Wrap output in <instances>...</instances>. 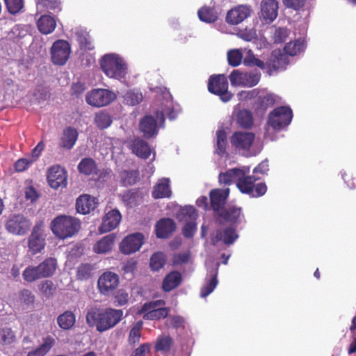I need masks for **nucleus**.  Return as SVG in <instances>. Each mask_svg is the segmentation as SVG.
I'll return each mask as SVG.
<instances>
[{
    "mask_svg": "<svg viewBox=\"0 0 356 356\" xmlns=\"http://www.w3.org/2000/svg\"><path fill=\"white\" fill-rule=\"evenodd\" d=\"M156 98L152 106L155 116L146 115L140 122L139 129L146 138L155 137L159 129L163 127L165 115L170 120H174L179 112L178 106H175L170 92L163 87L154 88Z\"/></svg>",
    "mask_w": 356,
    "mask_h": 356,
    "instance_id": "1",
    "label": "nucleus"
},
{
    "mask_svg": "<svg viewBox=\"0 0 356 356\" xmlns=\"http://www.w3.org/2000/svg\"><path fill=\"white\" fill-rule=\"evenodd\" d=\"M250 172L249 166L232 168L225 173H220L219 181L225 184L235 183L242 193L248 194L252 197L264 195L267 190L266 185L264 183L254 184L255 181L259 178L249 175Z\"/></svg>",
    "mask_w": 356,
    "mask_h": 356,
    "instance_id": "2",
    "label": "nucleus"
},
{
    "mask_svg": "<svg viewBox=\"0 0 356 356\" xmlns=\"http://www.w3.org/2000/svg\"><path fill=\"white\" fill-rule=\"evenodd\" d=\"M122 317L121 309L91 308L87 313L86 321L90 326H95L99 332H104L116 325Z\"/></svg>",
    "mask_w": 356,
    "mask_h": 356,
    "instance_id": "3",
    "label": "nucleus"
},
{
    "mask_svg": "<svg viewBox=\"0 0 356 356\" xmlns=\"http://www.w3.org/2000/svg\"><path fill=\"white\" fill-rule=\"evenodd\" d=\"M101 70L105 75L113 79L125 83L127 81L128 65L119 54L110 53L104 55L99 60Z\"/></svg>",
    "mask_w": 356,
    "mask_h": 356,
    "instance_id": "4",
    "label": "nucleus"
},
{
    "mask_svg": "<svg viewBox=\"0 0 356 356\" xmlns=\"http://www.w3.org/2000/svg\"><path fill=\"white\" fill-rule=\"evenodd\" d=\"M288 63V56L282 54L280 49L274 50L272 52L270 58L266 63L257 58L251 50L247 51L244 58L245 65L257 66L261 70H266L270 75L277 70L285 69Z\"/></svg>",
    "mask_w": 356,
    "mask_h": 356,
    "instance_id": "5",
    "label": "nucleus"
},
{
    "mask_svg": "<svg viewBox=\"0 0 356 356\" xmlns=\"http://www.w3.org/2000/svg\"><path fill=\"white\" fill-rule=\"evenodd\" d=\"M292 117V111L287 106H280L274 109L268 115L264 137L272 141L276 140L275 133L288 126Z\"/></svg>",
    "mask_w": 356,
    "mask_h": 356,
    "instance_id": "6",
    "label": "nucleus"
},
{
    "mask_svg": "<svg viewBox=\"0 0 356 356\" xmlns=\"http://www.w3.org/2000/svg\"><path fill=\"white\" fill-rule=\"evenodd\" d=\"M53 234L60 239L74 236L81 228V222L71 216L60 215L56 217L50 224Z\"/></svg>",
    "mask_w": 356,
    "mask_h": 356,
    "instance_id": "7",
    "label": "nucleus"
},
{
    "mask_svg": "<svg viewBox=\"0 0 356 356\" xmlns=\"http://www.w3.org/2000/svg\"><path fill=\"white\" fill-rule=\"evenodd\" d=\"M255 139L254 134L250 132L238 131L233 134L231 143L238 151H242L246 156H255L259 154L261 147L255 148L253 145Z\"/></svg>",
    "mask_w": 356,
    "mask_h": 356,
    "instance_id": "8",
    "label": "nucleus"
},
{
    "mask_svg": "<svg viewBox=\"0 0 356 356\" xmlns=\"http://www.w3.org/2000/svg\"><path fill=\"white\" fill-rule=\"evenodd\" d=\"M176 218L179 221L185 223L182 229L184 236L186 238H192L197 230L195 221L197 213L195 209L192 206L181 207L176 213Z\"/></svg>",
    "mask_w": 356,
    "mask_h": 356,
    "instance_id": "9",
    "label": "nucleus"
},
{
    "mask_svg": "<svg viewBox=\"0 0 356 356\" xmlns=\"http://www.w3.org/2000/svg\"><path fill=\"white\" fill-rule=\"evenodd\" d=\"M46 234L42 222H37L27 238L29 252L31 254L40 253L46 245Z\"/></svg>",
    "mask_w": 356,
    "mask_h": 356,
    "instance_id": "10",
    "label": "nucleus"
},
{
    "mask_svg": "<svg viewBox=\"0 0 356 356\" xmlns=\"http://www.w3.org/2000/svg\"><path fill=\"white\" fill-rule=\"evenodd\" d=\"M165 302L163 300H157L145 303L140 310L143 318L147 320H159L167 317L170 309L164 307Z\"/></svg>",
    "mask_w": 356,
    "mask_h": 356,
    "instance_id": "11",
    "label": "nucleus"
},
{
    "mask_svg": "<svg viewBox=\"0 0 356 356\" xmlns=\"http://www.w3.org/2000/svg\"><path fill=\"white\" fill-rule=\"evenodd\" d=\"M31 222L22 214L10 215L5 223L8 232L16 236H24L30 229Z\"/></svg>",
    "mask_w": 356,
    "mask_h": 356,
    "instance_id": "12",
    "label": "nucleus"
},
{
    "mask_svg": "<svg viewBox=\"0 0 356 356\" xmlns=\"http://www.w3.org/2000/svg\"><path fill=\"white\" fill-rule=\"evenodd\" d=\"M116 99V95L112 90L104 88L93 89L86 96L88 104L95 107H102L108 105Z\"/></svg>",
    "mask_w": 356,
    "mask_h": 356,
    "instance_id": "13",
    "label": "nucleus"
},
{
    "mask_svg": "<svg viewBox=\"0 0 356 356\" xmlns=\"http://www.w3.org/2000/svg\"><path fill=\"white\" fill-rule=\"evenodd\" d=\"M208 90L210 92L220 96L224 102H229L232 97V94L228 91L227 78L223 74L211 76L209 80Z\"/></svg>",
    "mask_w": 356,
    "mask_h": 356,
    "instance_id": "14",
    "label": "nucleus"
},
{
    "mask_svg": "<svg viewBox=\"0 0 356 356\" xmlns=\"http://www.w3.org/2000/svg\"><path fill=\"white\" fill-rule=\"evenodd\" d=\"M260 76L261 74L257 71L243 72L234 70L229 77L233 86L252 87L259 83Z\"/></svg>",
    "mask_w": 356,
    "mask_h": 356,
    "instance_id": "15",
    "label": "nucleus"
},
{
    "mask_svg": "<svg viewBox=\"0 0 356 356\" xmlns=\"http://www.w3.org/2000/svg\"><path fill=\"white\" fill-rule=\"evenodd\" d=\"M51 59L54 65H64L71 54V47L64 40L55 41L50 49Z\"/></svg>",
    "mask_w": 356,
    "mask_h": 356,
    "instance_id": "16",
    "label": "nucleus"
},
{
    "mask_svg": "<svg viewBox=\"0 0 356 356\" xmlns=\"http://www.w3.org/2000/svg\"><path fill=\"white\" fill-rule=\"evenodd\" d=\"M119 277L115 273L106 271L102 273L97 280V289L102 295L108 296L117 289Z\"/></svg>",
    "mask_w": 356,
    "mask_h": 356,
    "instance_id": "17",
    "label": "nucleus"
},
{
    "mask_svg": "<svg viewBox=\"0 0 356 356\" xmlns=\"http://www.w3.org/2000/svg\"><path fill=\"white\" fill-rule=\"evenodd\" d=\"M143 243V235L140 233H134L126 236L122 241L120 249L123 254H130L139 250Z\"/></svg>",
    "mask_w": 356,
    "mask_h": 356,
    "instance_id": "18",
    "label": "nucleus"
},
{
    "mask_svg": "<svg viewBox=\"0 0 356 356\" xmlns=\"http://www.w3.org/2000/svg\"><path fill=\"white\" fill-rule=\"evenodd\" d=\"M47 181L52 188H64L67 185V172L60 165H53L48 170Z\"/></svg>",
    "mask_w": 356,
    "mask_h": 356,
    "instance_id": "19",
    "label": "nucleus"
},
{
    "mask_svg": "<svg viewBox=\"0 0 356 356\" xmlns=\"http://www.w3.org/2000/svg\"><path fill=\"white\" fill-rule=\"evenodd\" d=\"M252 8L247 5H240L231 9L227 14V22L232 25H237L250 16Z\"/></svg>",
    "mask_w": 356,
    "mask_h": 356,
    "instance_id": "20",
    "label": "nucleus"
},
{
    "mask_svg": "<svg viewBox=\"0 0 356 356\" xmlns=\"http://www.w3.org/2000/svg\"><path fill=\"white\" fill-rule=\"evenodd\" d=\"M122 216L118 209H112L107 212L103 218L102 223L99 227L101 233L108 232L118 227L121 221Z\"/></svg>",
    "mask_w": 356,
    "mask_h": 356,
    "instance_id": "21",
    "label": "nucleus"
},
{
    "mask_svg": "<svg viewBox=\"0 0 356 356\" xmlns=\"http://www.w3.org/2000/svg\"><path fill=\"white\" fill-rule=\"evenodd\" d=\"M278 2L276 0H263L261 3V17L270 23L277 16Z\"/></svg>",
    "mask_w": 356,
    "mask_h": 356,
    "instance_id": "22",
    "label": "nucleus"
},
{
    "mask_svg": "<svg viewBox=\"0 0 356 356\" xmlns=\"http://www.w3.org/2000/svg\"><path fill=\"white\" fill-rule=\"evenodd\" d=\"M176 225L170 218H162L155 225V233L158 238H165L169 237L175 230Z\"/></svg>",
    "mask_w": 356,
    "mask_h": 356,
    "instance_id": "23",
    "label": "nucleus"
},
{
    "mask_svg": "<svg viewBox=\"0 0 356 356\" xmlns=\"http://www.w3.org/2000/svg\"><path fill=\"white\" fill-rule=\"evenodd\" d=\"M238 238L234 227H225L217 231L215 237L213 238V244L222 241L224 244L231 245Z\"/></svg>",
    "mask_w": 356,
    "mask_h": 356,
    "instance_id": "24",
    "label": "nucleus"
},
{
    "mask_svg": "<svg viewBox=\"0 0 356 356\" xmlns=\"http://www.w3.org/2000/svg\"><path fill=\"white\" fill-rule=\"evenodd\" d=\"M97 204L95 197L89 195H83L76 200V209L77 212L86 214L93 211Z\"/></svg>",
    "mask_w": 356,
    "mask_h": 356,
    "instance_id": "25",
    "label": "nucleus"
},
{
    "mask_svg": "<svg viewBox=\"0 0 356 356\" xmlns=\"http://www.w3.org/2000/svg\"><path fill=\"white\" fill-rule=\"evenodd\" d=\"M229 189H215L210 193V199L211 206L214 211H219L225 204L226 199L229 195Z\"/></svg>",
    "mask_w": 356,
    "mask_h": 356,
    "instance_id": "26",
    "label": "nucleus"
},
{
    "mask_svg": "<svg viewBox=\"0 0 356 356\" xmlns=\"http://www.w3.org/2000/svg\"><path fill=\"white\" fill-rule=\"evenodd\" d=\"M131 152L137 156L146 159L151 154V149L148 144L142 139L136 138L129 145Z\"/></svg>",
    "mask_w": 356,
    "mask_h": 356,
    "instance_id": "27",
    "label": "nucleus"
},
{
    "mask_svg": "<svg viewBox=\"0 0 356 356\" xmlns=\"http://www.w3.org/2000/svg\"><path fill=\"white\" fill-rule=\"evenodd\" d=\"M219 264H216V268L211 271V277L206 280V282L201 289L200 296L205 298L211 293L218 285V281L217 280L218 268Z\"/></svg>",
    "mask_w": 356,
    "mask_h": 356,
    "instance_id": "28",
    "label": "nucleus"
},
{
    "mask_svg": "<svg viewBox=\"0 0 356 356\" xmlns=\"http://www.w3.org/2000/svg\"><path fill=\"white\" fill-rule=\"evenodd\" d=\"M170 179L168 178L159 179L152 192L153 197L154 198H164L170 197Z\"/></svg>",
    "mask_w": 356,
    "mask_h": 356,
    "instance_id": "29",
    "label": "nucleus"
},
{
    "mask_svg": "<svg viewBox=\"0 0 356 356\" xmlns=\"http://www.w3.org/2000/svg\"><path fill=\"white\" fill-rule=\"evenodd\" d=\"M77 131L72 127L66 128L60 138V145L66 149H72L77 140Z\"/></svg>",
    "mask_w": 356,
    "mask_h": 356,
    "instance_id": "30",
    "label": "nucleus"
},
{
    "mask_svg": "<svg viewBox=\"0 0 356 356\" xmlns=\"http://www.w3.org/2000/svg\"><path fill=\"white\" fill-rule=\"evenodd\" d=\"M42 278L52 276L56 269L57 262L54 258H47L37 266Z\"/></svg>",
    "mask_w": 356,
    "mask_h": 356,
    "instance_id": "31",
    "label": "nucleus"
},
{
    "mask_svg": "<svg viewBox=\"0 0 356 356\" xmlns=\"http://www.w3.org/2000/svg\"><path fill=\"white\" fill-rule=\"evenodd\" d=\"M56 26V22L54 17L50 15H42L38 20V27L39 31L45 35L52 33Z\"/></svg>",
    "mask_w": 356,
    "mask_h": 356,
    "instance_id": "32",
    "label": "nucleus"
},
{
    "mask_svg": "<svg viewBox=\"0 0 356 356\" xmlns=\"http://www.w3.org/2000/svg\"><path fill=\"white\" fill-rule=\"evenodd\" d=\"M114 243V236L111 234L104 236L93 246V250L97 254H104L111 250Z\"/></svg>",
    "mask_w": 356,
    "mask_h": 356,
    "instance_id": "33",
    "label": "nucleus"
},
{
    "mask_svg": "<svg viewBox=\"0 0 356 356\" xmlns=\"http://www.w3.org/2000/svg\"><path fill=\"white\" fill-rule=\"evenodd\" d=\"M181 282V275L177 271H172L165 276L163 282V289L169 292L178 286Z\"/></svg>",
    "mask_w": 356,
    "mask_h": 356,
    "instance_id": "34",
    "label": "nucleus"
},
{
    "mask_svg": "<svg viewBox=\"0 0 356 356\" xmlns=\"http://www.w3.org/2000/svg\"><path fill=\"white\" fill-rule=\"evenodd\" d=\"M220 216L225 221L231 222L234 224L241 222L244 218L241 214V209L235 207L229 208L221 213Z\"/></svg>",
    "mask_w": 356,
    "mask_h": 356,
    "instance_id": "35",
    "label": "nucleus"
},
{
    "mask_svg": "<svg viewBox=\"0 0 356 356\" xmlns=\"http://www.w3.org/2000/svg\"><path fill=\"white\" fill-rule=\"evenodd\" d=\"M54 339L47 337L43 339L42 343L33 350L29 352L27 356H44L54 344Z\"/></svg>",
    "mask_w": 356,
    "mask_h": 356,
    "instance_id": "36",
    "label": "nucleus"
},
{
    "mask_svg": "<svg viewBox=\"0 0 356 356\" xmlns=\"http://www.w3.org/2000/svg\"><path fill=\"white\" fill-rule=\"evenodd\" d=\"M79 171L86 175H97V165L95 162L90 158H85L81 161L78 165Z\"/></svg>",
    "mask_w": 356,
    "mask_h": 356,
    "instance_id": "37",
    "label": "nucleus"
},
{
    "mask_svg": "<svg viewBox=\"0 0 356 356\" xmlns=\"http://www.w3.org/2000/svg\"><path fill=\"white\" fill-rule=\"evenodd\" d=\"M57 322L60 328L68 330L74 325L76 317L72 312L66 311L58 317Z\"/></svg>",
    "mask_w": 356,
    "mask_h": 356,
    "instance_id": "38",
    "label": "nucleus"
},
{
    "mask_svg": "<svg viewBox=\"0 0 356 356\" xmlns=\"http://www.w3.org/2000/svg\"><path fill=\"white\" fill-rule=\"evenodd\" d=\"M305 49V41L302 39L290 42L284 47V51L287 55L296 56L302 52Z\"/></svg>",
    "mask_w": 356,
    "mask_h": 356,
    "instance_id": "39",
    "label": "nucleus"
},
{
    "mask_svg": "<svg viewBox=\"0 0 356 356\" xmlns=\"http://www.w3.org/2000/svg\"><path fill=\"white\" fill-rule=\"evenodd\" d=\"M124 102L130 106H135L142 102L143 96L138 90H129L123 96Z\"/></svg>",
    "mask_w": 356,
    "mask_h": 356,
    "instance_id": "40",
    "label": "nucleus"
},
{
    "mask_svg": "<svg viewBox=\"0 0 356 356\" xmlns=\"http://www.w3.org/2000/svg\"><path fill=\"white\" fill-rule=\"evenodd\" d=\"M237 123L243 128H249L253 123L252 115L248 110L239 111L236 115Z\"/></svg>",
    "mask_w": 356,
    "mask_h": 356,
    "instance_id": "41",
    "label": "nucleus"
},
{
    "mask_svg": "<svg viewBox=\"0 0 356 356\" xmlns=\"http://www.w3.org/2000/svg\"><path fill=\"white\" fill-rule=\"evenodd\" d=\"M198 17L202 22L207 23L214 22L218 18V13L213 8L204 7L199 10Z\"/></svg>",
    "mask_w": 356,
    "mask_h": 356,
    "instance_id": "42",
    "label": "nucleus"
},
{
    "mask_svg": "<svg viewBox=\"0 0 356 356\" xmlns=\"http://www.w3.org/2000/svg\"><path fill=\"white\" fill-rule=\"evenodd\" d=\"M22 277L27 282H33L42 278L38 266H34L26 267L22 273Z\"/></svg>",
    "mask_w": 356,
    "mask_h": 356,
    "instance_id": "43",
    "label": "nucleus"
},
{
    "mask_svg": "<svg viewBox=\"0 0 356 356\" xmlns=\"http://www.w3.org/2000/svg\"><path fill=\"white\" fill-rule=\"evenodd\" d=\"M75 35L81 48L89 50L94 48L91 38L87 32L79 31L76 32Z\"/></svg>",
    "mask_w": 356,
    "mask_h": 356,
    "instance_id": "44",
    "label": "nucleus"
},
{
    "mask_svg": "<svg viewBox=\"0 0 356 356\" xmlns=\"http://www.w3.org/2000/svg\"><path fill=\"white\" fill-rule=\"evenodd\" d=\"M143 322H137L131 329L129 334L128 342L130 345H135L140 341Z\"/></svg>",
    "mask_w": 356,
    "mask_h": 356,
    "instance_id": "45",
    "label": "nucleus"
},
{
    "mask_svg": "<svg viewBox=\"0 0 356 356\" xmlns=\"http://www.w3.org/2000/svg\"><path fill=\"white\" fill-rule=\"evenodd\" d=\"M227 144V134L225 130L218 129L216 131V152L220 154L225 152Z\"/></svg>",
    "mask_w": 356,
    "mask_h": 356,
    "instance_id": "46",
    "label": "nucleus"
},
{
    "mask_svg": "<svg viewBox=\"0 0 356 356\" xmlns=\"http://www.w3.org/2000/svg\"><path fill=\"white\" fill-rule=\"evenodd\" d=\"M165 263V257L163 252L154 253L150 259V267L152 270L157 271L162 268Z\"/></svg>",
    "mask_w": 356,
    "mask_h": 356,
    "instance_id": "47",
    "label": "nucleus"
},
{
    "mask_svg": "<svg viewBox=\"0 0 356 356\" xmlns=\"http://www.w3.org/2000/svg\"><path fill=\"white\" fill-rule=\"evenodd\" d=\"M172 343V339L170 336L163 335L158 338L156 344V351L168 352L169 351Z\"/></svg>",
    "mask_w": 356,
    "mask_h": 356,
    "instance_id": "48",
    "label": "nucleus"
},
{
    "mask_svg": "<svg viewBox=\"0 0 356 356\" xmlns=\"http://www.w3.org/2000/svg\"><path fill=\"white\" fill-rule=\"evenodd\" d=\"M15 332L9 327L0 330V343L3 345H10L15 341Z\"/></svg>",
    "mask_w": 356,
    "mask_h": 356,
    "instance_id": "49",
    "label": "nucleus"
},
{
    "mask_svg": "<svg viewBox=\"0 0 356 356\" xmlns=\"http://www.w3.org/2000/svg\"><path fill=\"white\" fill-rule=\"evenodd\" d=\"M138 172L135 170H123L120 173L121 181L124 186H131L136 182Z\"/></svg>",
    "mask_w": 356,
    "mask_h": 356,
    "instance_id": "50",
    "label": "nucleus"
},
{
    "mask_svg": "<svg viewBox=\"0 0 356 356\" xmlns=\"http://www.w3.org/2000/svg\"><path fill=\"white\" fill-rule=\"evenodd\" d=\"M243 54L240 49H232L227 52V60L231 66L236 67L241 64Z\"/></svg>",
    "mask_w": 356,
    "mask_h": 356,
    "instance_id": "51",
    "label": "nucleus"
},
{
    "mask_svg": "<svg viewBox=\"0 0 356 356\" xmlns=\"http://www.w3.org/2000/svg\"><path fill=\"white\" fill-rule=\"evenodd\" d=\"M95 123L100 129H105L109 127L112 122L110 115L104 112H101L95 116Z\"/></svg>",
    "mask_w": 356,
    "mask_h": 356,
    "instance_id": "52",
    "label": "nucleus"
},
{
    "mask_svg": "<svg viewBox=\"0 0 356 356\" xmlns=\"http://www.w3.org/2000/svg\"><path fill=\"white\" fill-rule=\"evenodd\" d=\"M92 267L90 264H81L77 268L76 277L79 280H88L91 276Z\"/></svg>",
    "mask_w": 356,
    "mask_h": 356,
    "instance_id": "53",
    "label": "nucleus"
},
{
    "mask_svg": "<svg viewBox=\"0 0 356 356\" xmlns=\"http://www.w3.org/2000/svg\"><path fill=\"white\" fill-rule=\"evenodd\" d=\"M168 321L170 326L175 329H184L186 325V320L181 316H170Z\"/></svg>",
    "mask_w": 356,
    "mask_h": 356,
    "instance_id": "54",
    "label": "nucleus"
},
{
    "mask_svg": "<svg viewBox=\"0 0 356 356\" xmlns=\"http://www.w3.org/2000/svg\"><path fill=\"white\" fill-rule=\"evenodd\" d=\"M8 11L12 14L19 12L23 8L22 0H4Z\"/></svg>",
    "mask_w": 356,
    "mask_h": 356,
    "instance_id": "55",
    "label": "nucleus"
},
{
    "mask_svg": "<svg viewBox=\"0 0 356 356\" xmlns=\"http://www.w3.org/2000/svg\"><path fill=\"white\" fill-rule=\"evenodd\" d=\"M289 35V31L286 29L278 28L275 30L273 38L276 43H282L285 41Z\"/></svg>",
    "mask_w": 356,
    "mask_h": 356,
    "instance_id": "56",
    "label": "nucleus"
},
{
    "mask_svg": "<svg viewBox=\"0 0 356 356\" xmlns=\"http://www.w3.org/2000/svg\"><path fill=\"white\" fill-rule=\"evenodd\" d=\"M33 163V160L27 158L20 159L15 164V168L17 171L22 172L25 170L31 164Z\"/></svg>",
    "mask_w": 356,
    "mask_h": 356,
    "instance_id": "57",
    "label": "nucleus"
},
{
    "mask_svg": "<svg viewBox=\"0 0 356 356\" xmlns=\"http://www.w3.org/2000/svg\"><path fill=\"white\" fill-rule=\"evenodd\" d=\"M151 345L149 343L141 344L134 350L131 356H145L150 350Z\"/></svg>",
    "mask_w": 356,
    "mask_h": 356,
    "instance_id": "58",
    "label": "nucleus"
},
{
    "mask_svg": "<svg viewBox=\"0 0 356 356\" xmlns=\"http://www.w3.org/2000/svg\"><path fill=\"white\" fill-rule=\"evenodd\" d=\"M190 254L187 252L177 254L174 256L173 264H187L190 261Z\"/></svg>",
    "mask_w": 356,
    "mask_h": 356,
    "instance_id": "59",
    "label": "nucleus"
},
{
    "mask_svg": "<svg viewBox=\"0 0 356 356\" xmlns=\"http://www.w3.org/2000/svg\"><path fill=\"white\" fill-rule=\"evenodd\" d=\"M306 0H283L284 4L295 10H298L304 6Z\"/></svg>",
    "mask_w": 356,
    "mask_h": 356,
    "instance_id": "60",
    "label": "nucleus"
},
{
    "mask_svg": "<svg viewBox=\"0 0 356 356\" xmlns=\"http://www.w3.org/2000/svg\"><path fill=\"white\" fill-rule=\"evenodd\" d=\"M39 288L43 293L49 295L52 293L54 284L51 281L46 280L40 283Z\"/></svg>",
    "mask_w": 356,
    "mask_h": 356,
    "instance_id": "61",
    "label": "nucleus"
},
{
    "mask_svg": "<svg viewBox=\"0 0 356 356\" xmlns=\"http://www.w3.org/2000/svg\"><path fill=\"white\" fill-rule=\"evenodd\" d=\"M38 6H42L47 9H55L58 6L57 0H38Z\"/></svg>",
    "mask_w": 356,
    "mask_h": 356,
    "instance_id": "62",
    "label": "nucleus"
},
{
    "mask_svg": "<svg viewBox=\"0 0 356 356\" xmlns=\"http://www.w3.org/2000/svg\"><path fill=\"white\" fill-rule=\"evenodd\" d=\"M115 298L118 305L122 306L128 302L129 294L123 290H120Z\"/></svg>",
    "mask_w": 356,
    "mask_h": 356,
    "instance_id": "63",
    "label": "nucleus"
},
{
    "mask_svg": "<svg viewBox=\"0 0 356 356\" xmlns=\"http://www.w3.org/2000/svg\"><path fill=\"white\" fill-rule=\"evenodd\" d=\"M268 161L264 160L261 162L254 170L253 173H260L261 175L266 174L268 171Z\"/></svg>",
    "mask_w": 356,
    "mask_h": 356,
    "instance_id": "64",
    "label": "nucleus"
}]
</instances>
